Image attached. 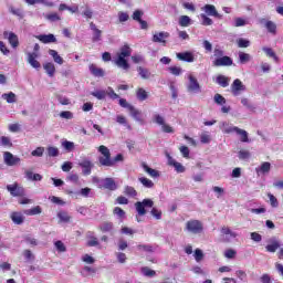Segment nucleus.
Wrapping results in <instances>:
<instances>
[{
  "label": "nucleus",
  "instance_id": "41",
  "mask_svg": "<svg viewBox=\"0 0 283 283\" xmlns=\"http://www.w3.org/2000/svg\"><path fill=\"white\" fill-rule=\"evenodd\" d=\"M136 97L138 101H147V98H149V95L147 94V91H145V88H137L136 91Z\"/></svg>",
  "mask_w": 283,
  "mask_h": 283
},
{
  "label": "nucleus",
  "instance_id": "3",
  "mask_svg": "<svg viewBox=\"0 0 283 283\" xmlns=\"http://www.w3.org/2000/svg\"><path fill=\"white\" fill-rule=\"evenodd\" d=\"M186 78L188 80L186 84V90L188 94H200L202 92V87L198 82V78L192 73H187Z\"/></svg>",
  "mask_w": 283,
  "mask_h": 283
},
{
  "label": "nucleus",
  "instance_id": "23",
  "mask_svg": "<svg viewBox=\"0 0 283 283\" xmlns=\"http://www.w3.org/2000/svg\"><path fill=\"white\" fill-rule=\"evenodd\" d=\"M90 28L93 31V38H92L93 43H98V41H101L103 31H101V29L96 28V24H94V22L90 23Z\"/></svg>",
  "mask_w": 283,
  "mask_h": 283
},
{
  "label": "nucleus",
  "instance_id": "53",
  "mask_svg": "<svg viewBox=\"0 0 283 283\" xmlns=\"http://www.w3.org/2000/svg\"><path fill=\"white\" fill-rule=\"evenodd\" d=\"M1 147H12V139L10 137L2 136L0 137Z\"/></svg>",
  "mask_w": 283,
  "mask_h": 283
},
{
  "label": "nucleus",
  "instance_id": "43",
  "mask_svg": "<svg viewBox=\"0 0 283 283\" xmlns=\"http://www.w3.org/2000/svg\"><path fill=\"white\" fill-rule=\"evenodd\" d=\"M265 29L268 30V32H270V34H277V24H275V22L271 20L266 22Z\"/></svg>",
  "mask_w": 283,
  "mask_h": 283
},
{
  "label": "nucleus",
  "instance_id": "55",
  "mask_svg": "<svg viewBox=\"0 0 283 283\" xmlns=\"http://www.w3.org/2000/svg\"><path fill=\"white\" fill-rule=\"evenodd\" d=\"M57 218H59L60 222H69L71 220L70 214H67V212H65V211H60L57 213Z\"/></svg>",
  "mask_w": 283,
  "mask_h": 283
},
{
  "label": "nucleus",
  "instance_id": "27",
  "mask_svg": "<svg viewBox=\"0 0 283 283\" xmlns=\"http://www.w3.org/2000/svg\"><path fill=\"white\" fill-rule=\"evenodd\" d=\"M137 72H138V75L140 76V78H143L144 81H149V78H151V76H153L149 69H146L143 66H138Z\"/></svg>",
  "mask_w": 283,
  "mask_h": 283
},
{
  "label": "nucleus",
  "instance_id": "15",
  "mask_svg": "<svg viewBox=\"0 0 283 283\" xmlns=\"http://www.w3.org/2000/svg\"><path fill=\"white\" fill-rule=\"evenodd\" d=\"M118 187L116 186V181L114 178H105L101 180V188L99 189H108V191H116Z\"/></svg>",
  "mask_w": 283,
  "mask_h": 283
},
{
  "label": "nucleus",
  "instance_id": "25",
  "mask_svg": "<svg viewBox=\"0 0 283 283\" xmlns=\"http://www.w3.org/2000/svg\"><path fill=\"white\" fill-rule=\"evenodd\" d=\"M255 171H256L258 176L269 174V171H271V163H269V161L262 163L260 167L255 168Z\"/></svg>",
  "mask_w": 283,
  "mask_h": 283
},
{
  "label": "nucleus",
  "instance_id": "57",
  "mask_svg": "<svg viewBox=\"0 0 283 283\" xmlns=\"http://www.w3.org/2000/svg\"><path fill=\"white\" fill-rule=\"evenodd\" d=\"M213 101L217 105H224L227 103V98L222 96L221 94H214Z\"/></svg>",
  "mask_w": 283,
  "mask_h": 283
},
{
  "label": "nucleus",
  "instance_id": "11",
  "mask_svg": "<svg viewBox=\"0 0 283 283\" xmlns=\"http://www.w3.org/2000/svg\"><path fill=\"white\" fill-rule=\"evenodd\" d=\"M7 189L11 193V196H13L15 198L25 196V189H23V187L19 186V184L8 185Z\"/></svg>",
  "mask_w": 283,
  "mask_h": 283
},
{
  "label": "nucleus",
  "instance_id": "13",
  "mask_svg": "<svg viewBox=\"0 0 283 283\" xmlns=\"http://www.w3.org/2000/svg\"><path fill=\"white\" fill-rule=\"evenodd\" d=\"M166 156H167V159H168V165L170 167H174L175 170L177 171V174H185V171L187 169L185 168V166H182V164L176 161V159H174V157H171V155H169V154H166Z\"/></svg>",
  "mask_w": 283,
  "mask_h": 283
},
{
  "label": "nucleus",
  "instance_id": "24",
  "mask_svg": "<svg viewBox=\"0 0 283 283\" xmlns=\"http://www.w3.org/2000/svg\"><path fill=\"white\" fill-rule=\"evenodd\" d=\"M36 39L41 41V43H56V36L52 33L36 35Z\"/></svg>",
  "mask_w": 283,
  "mask_h": 283
},
{
  "label": "nucleus",
  "instance_id": "47",
  "mask_svg": "<svg viewBox=\"0 0 283 283\" xmlns=\"http://www.w3.org/2000/svg\"><path fill=\"white\" fill-rule=\"evenodd\" d=\"M116 123H118V125H124V127H127V129H132V126L127 124V118L123 115H117Z\"/></svg>",
  "mask_w": 283,
  "mask_h": 283
},
{
  "label": "nucleus",
  "instance_id": "42",
  "mask_svg": "<svg viewBox=\"0 0 283 283\" xmlns=\"http://www.w3.org/2000/svg\"><path fill=\"white\" fill-rule=\"evenodd\" d=\"M124 193H125V196H128L129 198H136L138 196V192L132 186H126L124 188Z\"/></svg>",
  "mask_w": 283,
  "mask_h": 283
},
{
  "label": "nucleus",
  "instance_id": "12",
  "mask_svg": "<svg viewBox=\"0 0 283 283\" xmlns=\"http://www.w3.org/2000/svg\"><path fill=\"white\" fill-rule=\"evenodd\" d=\"M221 237L223 238L224 242H231V240L235 239L238 235L231 228L223 226L220 229Z\"/></svg>",
  "mask_w": 283,
  "mask_h": 283
},
{
  "label": "nucleus",
  "instance_id": "56",
  "mask_svg": "<svg viewBox=\"0 0 283 283\" xmlns=\"http://www.w3.org/2000/svg\"><path fill=\"white\" fill-rule=\"evenodd\" d=\"M237 45L238 48H249L251 45V41H249L248 39H238L237 40Z\"/></svg>",
  "mask_w": 283,
  "mask_h": 283
},
{
  "label": "nucleus",
  "instance_id": "30",
  "mask_svg": "<svg viewBox=\"0 0 283 283\" xmlns=\"http://www.w3.org/2000/svg\"><path fill=\"white\" fill-rule=\"evenodd\" d=\"M262 51L266 54V56H269V59H273L275 63L280 62V57H277V54H275V51H273V49L264 46Z\"/></svg>",
  "mask_w": 283,
  "mask_h": 283
},
{
  "label": "nucleus",
  "instance_id": "59",
  "mask_svg": "<svg viewBox=\"0 0 283 283\" xmlns=\"http://www.w3.org/2000/svg\"><path fill=\"white\" fill-rule=\"evenodd\" d=\"M117 17H118L119 23H125L126 21H129V14L127 12L119 11L117 13Z\"/></svg>",
  "mask_w": 283,
  "mask_h": 283
},
{
  "label": "nucleus",
  "instance_id": "45",
  "mask_svg": "<svg viewBox=\"0 0 283 283\" xmlns=\"http://www.w3.org/2000/svg\"><path fill=\"white\" fill-rule=\"evenodd\" d=\"M61 146L63 147V149H65V151H74V143L73 142L63 140L61 143Z\"/></svg>",
  "mask_w": 283,
  "mask_h": 283
},
{
  "label": "nucleus",
  "instance_id": "35",
  "mask_svg": "<svg viewBox=\"0 0 283 283\" xmlns=\"http://www.w3.org/2000/svg\"><path fill=\"white\" fill-rule=\"evenodd\" d=\"M144 171H146V174H149L151 178H158V176H160V172H158V170L150 168L149 166H147V164H143L142 165Z\"/></svg>",
  "mask_w": 283,
  "mask_h": 283
},
{
  "label": "nucleus",
  "instance_id": "9",
  "mask_svg": "<svg viewBox=\"0 0 283 283\" xmlns=\"http://www.w3.org/2000/svg\"><path fill=\"white\" fill-rule=\"evenodd\" d=\"M242 92H247V86L242 83L240 78H237L231 84V93L233 96H240Z\"/></svg>",
  "mask_w": 283,
  "mask_h": 283
},
{
  "label": "nucleus",
  "instance_id": "51",
  "mask_svg": "<svg viewBox=\"0 0 283 283\" xmlns=\"http://www.w3.org/2000/svg\"><path fill=\"white\" fill-rule=\"evenodd\" d=\"M200 18H201V25H213V20L207 17V14L201 13Z\"/></svg>",
  "mask_w": 283,
  "mask_h": 283
},
{
  "label": "nucleus",
  "instance_id": "50",
  "mask_svg": "<svg viewBox=\"0 0 283 283\" xmlns=\"http://www.w3.org/2000/svg\"><path fill=\"white\" fill-rule=\"evenodd\" d=\"M46 151L50 158H56L59 156V149L54 146L48 147Z\"/></svg>",
  "mask_w": 283,
  "mask_h": 283
},
{
  "label": "nucleus",
  "instance_id": "39",
  "mask_svg": "<svg viewBox=\"0 0 283 283\" xmlns=\"http://www.w3.org/2000/svg\"><path fill=\"white\" fill-rule=\"evenodd\" d=\"M87 239V247H98V238L94 235V232H88Z\"/></svg>",
  "mask_w": 283,
  "mask_h": 283
},
{
  "label": "nucleus",
  "instance_id": "16",
  "mask_svg": "<svg viewBox=\"0 0 283 283\" xmlns=\"http://www.w3.org/2000/svg\"><path fill=\"white\" fill-rule=\"evenodd\" d=\"M213 65L216 67H224V66L233 65V60H231V57L227 55H222L221 57L216 59L213 61Z\"/></svg>",
  "mask_w": 283,
  "mask_h": 283
},
{
  "label": "nucleus",
  "instance_id": "36",
  "mask_svg": "<svg viewBox=\"0 0 283 283\" xmlns=\"http://www.w3.org/2000/svg\"><path fill=\"white\" fill-rule=\"evenodd\" d=\"M251 59H252L251 54L245 52H239V63L241 65H245V63L251 62Z\"/></svg>",
  "mask_w": 283,
  "mask_h": 283
},
{
  "label": "nucleus",
  "instance_id": "2",
  "mask_svg": "<svg viewBox=\"0 0 283 283\" xmlns=\"http://www.w3.org/2000/svg\"><path fill=\"white\" fill-rule=\"evenodd\" d=\"M128 56H132V48L129 45L122 46L119 53H117L115 65L120 67V70H129V63L126 60Z\"/></svg>",
  "mask_w": 283,
  "mask_h": 283
},
{
  "label": "nucleus",
  "instance_id": "10",
  "mask_svg": "<svg viewBox=\"0 0 283 283\" xmlns=\"http://www.w3.org/2000/svg\"><path fill=\"white\" fill-rule=\"evenodd\" d=\"M170 34L167 31L155 32L153 34V43H160L161 45H167V39H169Z\"/></svg>",
  "mask_w": 283,
  "mask_h": 283
},
{
  "label": "nucleus",
  "instance_id": "63",
  "mask_svg": "<svg viewBox=\"0 0 283 283\" xmlns=\"http://www.w3.org/2000/svg\"><path fill=\"white\" fill-rule=\"evenodd\" d=\"M247 20L243 18H235L234 19V28H243L244 25H247Z\"/></svg>",
  "mask_w": 283,
  "mask_h": 283
},
{
  "label": "nucleus",
  "instance_id": "18",
  "mask_svg": "<svg viewBox=\"0 0 283 283\" xmlns=\"http://www.w3.org/2000/svg\"><path fill=\"white\" fill-rule=\"evenodd\" d=\"M39 59L38 52L28 53V63L31 65V67H34V70L41 69V63L36 61Z\"/></svg>",
  "mask_w": 283,
  "mask_h": 283
},
{
  "label": "nucleus",
  "instance_id": "31",
  "mask_svg": "<svg viewBox=\"0 0 283 283\" xmlns=\"http://www.w3.org/2000/svg\"><path fill=\"white\" fill-rule=\"evenodd\" d=\"M178 23L181 28H189L193 21L191 18H189V15H181L179 17Z\"/></svg>",
  "mask_w": 283,
  "mask_h": 283
},
{
  "label": "nucleus",
  "instance_id": "28",
  "mask_svg": "<svg viewBox=\"0 0 283 283\" xmlns=\"http://www.w3.org/2000/svg\"><path fill=\"white\" fill-rule=\"evenodd\" d=\"M25 3H28V6H36V3H42L48 8H54V2H52V0H25Z\"/></svg>",
  "mask_w": 283,
  "mask_h": 283
},
{
  "label": "nucleus",
  "instance_id": "5",
  "mask_svg": "<svg viewBox=\"0 0 283 283\" xmlns=\"http://www.w3.org/2000/svg\"><path fill=\"white\" fill-rule=\"evenodd\" d=\"M98 151L102 154V156L98 158L102 167H114V161L112 160V153H109V148L102 145L98 147Z\"/></svg>",
  "mask_w": 283,
  "mask_h": 283
},
{
  "label": "nucleus",
  "instance_id": "46",
  "mask_svg": "<svg viewBox=\"0 0 283 283\" xmlns=\"http://www.w3.org/2000/svg\"><path fill=\"white\" fill-rule=\"evenodd\" d=\"M138 180L144 187H146V189H151V187H154V181L147 179V177H142Z\"/></svg>",
  "mask_w": 283,
  "mask_h": 283
},
{
  "label": "nucleus",
  "instance_id": "60",
  "mask_svg": "<svg viewBox=\"0 0 283 283\" xmlns=\"http://www.w3.org/2000/svg\"><path fill=\"white\" fill-rule=\"evenodd\" d=\"M193 258H195L196 262H202V260L205 258V253L202 252V250L196 249Z\"/></svg>",
  "mask_w": 283,
  "mask_h": 283
},
{
  "label": "nucleus",
  "instance_id": "58",
  "mask_svg": "<svg viewBox=\"0 0 283 283\" xmlns=\"http://www.w3.org/2000/svg\"><path fill=\"white\" fill-rule=\"evenodd\" d=\"M137 249L138 251H145L146 253H154V247L150 244H139Z\"/></svg>",
  "mask_w": 283,
  "mask_h": 283
},
{
  "label": "nucleus",
  "instance_id": "49",
  "mask_svg": "<svg viewBox=\"0 0 283 283\" xmlns=\"http://www.w3.org/2000/svg\"><path fill=\"white\" fill-rule=\"evenodd\" d=\"M128 112L135 120L140 123V111L136 109V107L133 106Z\"/></svg>",
  "mask_w": 283,
  "mask_h": 283
},
{
  "label": "nucleus",
  "instance_id": "32",
  "mask_svg": "<svg viewBox=\"0 0 283 283\" xmlns=\"http://www.w3.org/2000/svg\"><path fill=\"white\" fill-rule=\"evenodd\" d=\"M231 80L224 75H218L216 78V84L220 85L221 87H229V82Z\"/></svg>",
  "mask_w": 283,
  "mask_h": 283
},
{
  "label": "nucleus",
  "instance_id": "62",
  "mask_svg": "<svg viewBox=\"0 0 283 283\" xmlns=\"http://www.w3.org/2000/svg\"><path fill=\"white\" fill-rule=\"evenodd\" d=\"M27 216H39L41 213V207L36 206L25 211Z\"/></svg>",
  "mask_w": 283,
  "mask_h": 283
},
{
  "label": "nucleus",
  "instance_id": "48",
  "mask_svg": "<svg viewBox=\"0 0 283 283\" xmlns=\"http://www.w3.org/2000/svg\"><path fill=\"white\" fill-rule=\"evenodd\" d=\"M168 72L172 74V76H180L182 74V67L180 66H170L168 67Z\"/></svg>",
  "mask_w": 283,
  "mask_h": 283
},
{
  "label": "nucleus",
  "instance_id": "17",
  "mask_svg": "<svg viewBox=\"0 0 283 283\" xmlns=\"http://www.w3.org/2000/svg\"><path fill=\"white\" fill-rule=\"evenodd\" d=\"M80 167L82 168V174L84 176H90L92 174V168L94 167V164L90 159H83L78 163Z\"/></svg>",
  "mask_w": 283,
  "mask_h": 283
},
{
  "label": "nucleus",
  "instance_id": "22",
  "mask_svg": "<svg viewBox=\"0 0 283 283\" xmlns=\"http://www.w3.org/2000/svg\"><path fill=\"white\" fill-rule=\"evenodd\" d=\"M203 12H206V14H208V17H217L218 19H221L222 15H220V13H218V10H216V6L213 4H206L202 8Z\"/></svg>",
  "mask_w": 283,
  "mask_h": 283
},
{
  "label": "nucleus",
  "instance_id": "54",
  "mask_svg": "<svg viewBox=\"0 0 283 283\" xmlns=\"http://www.w3.org/2000/svg\"><path fill=\"white\" fill-rule=\"evenodd\" d=\"M9 12H11V14H14V17H19V19H23V17H24L23 10L17 9L14 7H10Z\"/></svg>",
  "mask_w": 283,
  "mask_h": 283
},
{
  "label": "nucleus",
  "instance_id": "14",
  "mask_svg": "<svg viewBox=\"0 0 283 283\" xmlns=\"http://www.w3.org/2000/svg\"><path fill=\"white\" fill-rule=\"evenodd\" d=\"M176 57L179 61H184L185 63H193V61H196V55H193V52H191V51L177 53Z\"/></svg>",
  "mask_w": 283,
  "mask_h": 283
},
{
  "label": "nucleus",
  "instance_id": "21",
  "mask_svg": "<svg viewBox=\"0 0 283 283\" xmlns=\"http://www.w3.org/2000/svg\"><path fill=\"white\" fill-rule=\"evenodd\" d=\"M279 248H280V241H277V239L273 237L270 239V244L265 247V251H268V253H275V251H277Z\"/></svg>",
  "mask_w": 283,
  "mask_h": 283
},
{
  "label": "nucleus",
  "instance_id": "37",
  "mask_svg": "<svg viewBox=\"0 0 283 283\" xmlns=\"http://www.w3.org/2000/svg\"><path fill=\"white\" fill-rule=\"evenodd\" d=\"M50 56H52L54 63H57V65H63V57L59 55V52L56 50H49Z\"/></svg>",
  "mask_w": 283,
  "mask_h": 283
},
{
  "label": "nucleus",
  "instance_id": "7",
  "mask_svg": "<svg viewBox=\"0 0 283 283\" xmlns=\"http://www.w3.org/2000/svg\"><path fill=\"white\" fill-rule=\"evenodd\" d=\"M145 207H154V201L151 199H144L143 201H137L135 203L136 211L138 216H145L147 213V210H145Z\"/></svg>",
  "mask_w": 283,
  "mask_h": 283
},
{
  "label": "nucleus",
  "instance_id": "4",
  "mask_svg": "<svg viewBox=\"0 0 283 283\" xmlns=\"http://www.w3.org/2000/svg\"><path fill=\"white\" fill-rule=\"evenodd\" d=\"M185 231H187V233H191L192 235H200V233L205 231V226L200 220L190 219L186 222Z\"/></svg>",
  "mask_w": 283,
  "mask_h": 283
},
{
  "label": "nucleus",
  "instance_id": "52",
  "mask_svg": "<svg viewBox=\"0 0 283 283\" xmlns=\"http://www.w3.org/2000/svg\"><path fill=\"white\" fill-rule=\"evenodd\" d=\"M60 118H63L64 120H72V118H74V113L70 111H62L60 113Z\"/></svg>",
  "mask_w": 283,
  "mask_h": 283
},
{
  "label": "nucleus",
  "instance_id": "1",
  "mask_svg": "<svg viewBox=\"0 0 283 283\" xmlns=\"http://www.w3.org/2000/svg\"><path fill=\"white\" fill-rule=\"evenodd\" d=\"M219 128L223 134H237V136H240L241 143H249V133L238 126L229 124L228 122H221Z\"/></svg>",
  "mask_w": 283,
  "mask_h": 283
},
{
  "label": "nucleus",
  "instance_id": "34",
  "mask_svg": "<svg viewBox=\"0 0 283 283\" xmlns=\"http://www.w3.org/2000/svg\"><path fill=\"white\" fill-rule=\"evenodd\" d=\"M1 98L9 104L17 103V94L9 92L1 95Z\"/></svg>",
  "mask_w": 283,
  "mask_h": 283
},
{
  "label": "nucleus",
  "instance_id": "61",
  "mask_svg": "<svg viewBox=\"0 0 283 283\" xmlns=\"http://www.w3.org/2000/svg\"><path fill=\"white\" fill-rule=\"evenodd\" d=\"M212 191L216 193L217 198H222L224 196V188L213 186Z\"/></svg>",
  "mask_w": 283,
  "mask_h": 283
},
{
  "label": "nucleus",
  "instance_id": "20",
  "mask_svg": "<svg viewBox=\"0 0 283 283\" xmlns=\"http://www.w3.org/2000/svg\"><path fill=\"white\" fill-rule=\"evenodd\" d=\"M24 178H27V180H31L32 182H41V180H43V176H41L40 174H34L30 169H27L24 171Z\"/></svg>",
  "mask_w": 283,
  "mask_h": 283
},
{
  "label": "nucleus",
  "instance_id": "19",
  "mask_svg": "<svg viewBox=\"0 0 283 283\" xmlns=\"http://www.w3.org/2000/svg\"><path fill=\"white\" fill-rule=\"evenodd\" d=\"M3 36L4 39H8L11 48H19V36H17V34L4 31Z\"/></svg>",
  "mask_w": 283,
  "mask_h": 283
},
{
  "label": "nucleus",
  "instance_id": "64",
  "mask_svg": "<svg viewBox=\"0 0 283 283\" xmlns=\"http://www.w3.org/2000/svg\"><path fill=\"white\" fill-rule=\"evenodd\" d=\"M44 151H45L44 147H38L36 149L32 150L31 156H34L36 158H41V156H43Z\"/></svg>",
  "mask_w": 283,
  "mask_h": 283
},
{
  "label": "nucleus",
  "instance_id": "6",
  "mask_svg": "<svg viewBox=\"0 0 283 283\" xmlns=\"http://www.w3.org/2000/svg\"><path fill=\"white\" fill-rule=\"evenodd\" d=\"M153 120L154 123H156V125H159V127H161V132H164V134H174V127L169 126V124L165 122V117L163 115L155 114L153 116Z\"/></svg>",
  "mask_w": 283,
  "mask_h": 283
},
{
  "label": "nucleus",
  "instance_id": "38",
  "mask_svg": "<svg viewBox=\"0 0 283 283\" xmlns=\"http://www.w3.org/2000/svg\"><path fill=\"white\" fill-rule=\"evenodd\" d=\"M99 230L102 231V233H112V231H114V223L104 222L99 226Z\"/></svg>",
  "mask_w": 283,
  "mask_h": 283
},
{
  "label": "nucleus",
  "instance_id": "8",
  "mask_svg": "<svg viewBox=\"0 0 283 283\" xmlns=\"http://www.w3.org/2000/svg\"><path fill=\"white\" fill-rule=\"evenodd\" d=\"M3 160H4V164L8 166V167H14L17 165H21V158L14 156L12 153L10 151H4L3 153Z\"/></svg>",
  "mask_w": 283,
  "mask_h": 283
},
{
  "label": "nucleus",
  "instance_id": "44",
  "mask_svg": "<svg viewBox=\"0 0 283 283\" xmlns=\"http://www.w3.org/2000/svg\"><path fill=\"white\" fill-rule=\"evenodd\" d=\"M91 96H94L97 101H105L107 93L106 91H94L91 93Z\"/></svg>",
  "mask_w": 283,
  "mask_h": 283
},
{
  "label": "nucleus",
  "instance_id": "40",
  "mask_svg": "<svg viewBox=\"0 0 283 283\" xmlns=\"http://www.w3.org/2000/svg\"><path fill=\"white\" fill-rule=\"evenodd\" d=\"M200 138V143L202 145H209V143H211V133L209 132H202L199 136Z\"/></svg>",
  "mask_w": 283,
  "mask_h": 283
},
{
  "label": "nucleus",
  "instance_id": "33",
  "mask_svg": "<svg viewBox=\"0 0 283 283\" xmlns=\"http://www.w3.org/2000/svg\"><path fill=\"white\" fill-rule=\"evenodd\" d=\"M90 72L93 76L102 77L105 76V71L103 69H98L95 64L90 65Z\"/></svg>",
  "mask_w": 283,
  "mask_h": 283
},
{
  "label": "nucleus",
  "instance_id": "26",
  "mask_svg": "<svg viewBox=\"0 0 283 283\" xmlns=\"http://www.w3.org/2000/svg\"><path fill=\"white\" fill-rule=\"evenodd\" d=\"M10 218L13 224H23L25 222V217L21 212H12Z\"/></svg>",
  "mask_w": 283,
  "mask_h": 283
},
{
  "label": "nucleus",
  "instance_id": "29",
  "mask_svg": "<svg viewBox=\"0 0 283 283\" xmlns=\"http://www.w3.org/2000/svg\"><path fill=\"white\" fill-rule=\"evenodd\" d=\"M43 67L48 74V76L52 77L54 74H56V66H54V63L46 62L43 64Z\"/></svg>",
  "mask_w": 283,
  "mask_h": 283
}]
</instances>
